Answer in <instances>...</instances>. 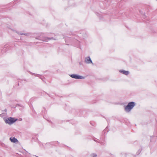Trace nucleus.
Listing matches in <instances>:
<instances>
[{"label": "nucleus", "mask_w": 157, "mask_h": 157, "mask_svg": "<svg viewBox=\"0 0 157 157\" xmlns=\"http://www.w3.org/2000/svg\"><path fill=\"white\" fill-rule=\"evenodd\" d=\"M71 39L70 37H66L65 38V40L66 42H67L68 41V40H69V41H71Z\"/></svg>", "instance_id": "13"}, {"label": "nucleus", "mask_w": 157, "mask_h": 157, "mask_svg": "<svg viewBox=\"0 0 157 157\" xmlns=\"http://www.w3.org/2000/svg\"><path fill=\"white\" fill-rule=\"evenodd\" d=\"M79 64L80 65H81V63L80 62L79 63Z\"/></svg>", "instance_id": "19"}, {"label": "nucleus", "mask_w": 157, "mask_h": 157, "mask_svg": "<svg viewBox=\"0 0 157 157\" xmlns=\"http://www.w3.org/2000/svg\"><path fill=\"white\" fill-rule=\"evenodd\" d=\"M103 132H105V131H104Z\"/></svg>", "instance_id": "21"}, {"label": "nucleus", "mask_w": 157, "mask_h": 157, "mask_svg": "<svg viewBox=\"0 0 157 157\" xmlns=\"http://www.w3.org/2000/svg\"><path fill=\"white\" fill-rule=\"evenodd\" d=\"M103 132H105V131H104Z\"/></svg>", "instance_id": "22"}, {"label": "nucleus", "mask_w": 157, "mask_h": 157, "mask_svg": "<svg viewBox=\"0 0 157 157\" xmlns=\"http://www.w3.org/2000/svg\"><path fill=\"white\" fill-rule=\"evenodd\" d=\"M135 105L134 102L132 101L128 103L125 106L124 110L126 112H129Z\"/></svg>", "instance_id": "1"}, {"label": "nucleus", "mask_w": 157, "mask_h": 157, "mask_svg": "<svg viewBox=\"0 0 157 157\" xmlns=\"http://www.w3.org/2000/svg\"><path fill=\"white\" fill-rule=\"evenodd\" d=\"M96 15L98 16L99 17H100V19H102V17H101V13H96Z\"/></svg>", "instance_id": "14"}, {"label": "nucleus", "mask_w": 157, "mask_h": 157, "mask_svg": "<svg viewBox=\"0 0 157 157\" xmlns=\"http://www.w3.org/2000/svg\"><path fill=\"white\" fill-rule=\"evenodd\" d=\"M157 140V136H151L150 141L151 142H155Z\"/></svg>", "instance_id": "7"}, {"label": "nucleus", "mask_w": 157, "mask_h": 157, "mask_svg": "<svg viewBox=\"0 0 157 157\" xmlns=\"http://www.w3.org/2000/svg\"><path fill=\"white\" fill-rule=\"evenodd\" d=\"M36 157H38V156H35Z\"/></svg>", "instance_id": "20"}, {"label": "nucleus", "mask_w": 157, "mask_h": 157, "mask_svg": "<svg viewBox=\"0 0 157 157\" xmlns=\"http://www.w3.org/2000/svg\"><path fill=\"white\" fill-rule=\"evenodd\" d=\"M42 145L43 146V147H44L43 144H42Z\"/></svg>", "instance_id": "18"}, {"label": "nucleus", "mask_w": 157, "mask_h": 157, "mask_svg": "<svg viewBox=\"0 0 157 157\" xmlns=\"http://www.w3.org/2000/svg\"><path fill=\"white\" fill-rule=\"evenodd\" d=\"M56 142H58V141H56Z\"/></svg>", "instance_id": "23"}, {"label": "nucleus", "mask_w": 157, "mask_h": 157, "mask_svg": "<svg viewBox=\"0 0 157 157\" xmlns=\"http://www.w3.org/2000/svg\"><path fill=\"white\" fill-rule=\"evenodd\" d=\"M119 72L120 73L126 75H128L129 74V72L128 71H126L123 70H120Z\"/></svg>", "instance_id": "8"}, {"label": "nucleus", "mask_w": 157, "mask_h": 157, "mask_svg": "<svg viewBox=\"0 0 157 157\" xmlns=\"http://www.w3.org/2000/svg\"><path fill=\"white\" fill-rule=\"evenodd\" d=\"M97 155L96 153H92L90 155V157H97Z\"/></svg>", "instance_id": "12"}, {"label": "nucleus", "mask_w": 157, "mask_h": 157, "mask_svg": "<svg viewBox=\"0 0 157 157\" xmlns=\"http://www.w3.org/2000/svg\"><path fill=\"white\" fill-rule=\"evenodd\" d=\"M39 40H41L47 42L48 40L54 39L53 38H48L47 37H43L42 36L40 37V38L39 39Z\"/></svg>", "instance_id": "6"}, {"label": "nucleus", "mask_w": 157, "mask_h": 157, "mask_svg": "<svg viewBox=\"0 0 157 157\" xmlns=\"http://www.w3.org/2000/svg\"><path fill=\"white\" fill-rule=\"evenodd\" d=\"M123 155H124L126 157H135V155L130 153H125L124 152H123L121 153V156L123 157Z\"/></svg>", "instance_id": "5"}, {"label": "nucleus", "mask_w": 157, "mask_h": 157, "mask_svg": "<svg viewBox=\"0 0 157 157\" xmlns=\"http://www.w3.org/2000/svg\"><path fill=\"white\" fill-rule=\"evenodd\" d=\"M16 33H17L19 35H24L25 36H28L29 35V34L28 33H23L22 32H18L17 31H16Z\"/></svg>", "instance_id": "10"}, {"label": "nucleus", "mask_w": 157, "mask_h": 157, "mask_svg": "<svg viewBox=\"0 0 157 157\" xmlns=\"http://www.w3.org/2000/svg\"><path fill=\"white\" fill-rule=\"evenodd\" d=\"M30 73L31 75H35V76H36V77H39L41 79H43V78H42V76L41 75H39V74H35V73H32L31 72H30Z\"/></svg>", "instance_id": "11"}, {"label": "nucleus", "mask_w": 157, "mask_h": 157, "mask_svg": "<svg viewBox=\"0 0 157 157\" xmlns=\"http://www.w3.org/2000/svg\"><path fill=\"white\" fill-rule=\"evenodd\" d=\"M141 150H139L138 151V152L137 153V155H138L141 152Z\"/></svg>", "instance_id": "16"}, {"label": "nucleus", "mask_w": 157, "mask_h": 157, "mask_svg": "<svg viewBox=\"0 0 157 157\" xmlns=\"http://www.w3.org/2000/svg\"><path fill=\"white\" fill-rule=\"evenodd\" d=\"M85 62L87 64L92 63L93 65H94V63L90 56L85 57Z\"/></svg>", "instance_id": "4"}, {"label": "nucleus", "mask_w": 157, "mask_h": 157, "mask_svg": "<svg viewBox=\"0 0 157 157\" xmlns=\"http://www.w3.org/2000/svg\"><path fill=\"white\" fill-rule=\"evenodd\" d=\"M17 120V119H15L14 118L10 117L6 119L5 121L6 124H11L16 121Z\"/></svg>", "instance_id": "2"}, {"label": "nucleus", "mask_w": 157, "mask_h": 157, "mask_svg": "<svg viewBox=\"0 0 157 157\" xmlns=\"http://www.w3.org/2000/svg\"><path fill=\"white\" fill-rule=\"evenodd\" d=\"M7 46V45H4V48H6Z\"/></svg>", "instance_id": "17"}, {"label": "nucleus", "mask_w": 157, "mask_h": 157, "mask_svg": "<svg viewBox=\"0 0 157 157\" xmlns=\"http://www.w3.org/2000/svg\"><path fill=\"white\" fill-rule=\"evenodd\" d=\"M99 143L102 145H104L105 144V141H101Z\"/></svg>", "instance_id": "15"}, {"label": "nucleus", "mask_w": 157, "mask_h": 157, "mask_svg": "<svg viewBox=\"0 0 157 157\" xmlns=\"http://www.w3.org/2000/svg\"><path fill=\"white\" fill-rule=\"evenodd\" d=\"M70 76L72 78L77 79H84L85 78L84 76H81L75 74H71L70 75Z\"/></svg>", "instance_id": "3"}, {"label": "nucleus", "mask_w": 157, "mask_h": 157, "mask_svg": "<svg viewBox=\"0 0 157 157\" xmlns=\"http://www.w3.org/2000/svg\"><path fill=\"white\" fill-rule=\"evenodd\" d=\"M10 141L12 142L15 143L18 142V140L15 137H13V138L10 137Z\"/></svg>", "instance_id": "9"}]
</instances>
